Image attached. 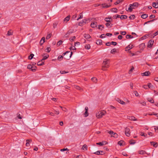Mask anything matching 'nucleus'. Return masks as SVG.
I'll return each mask as SVG.
<instances>
[{
    "label": "nucleus",
    "instance_id": "5701e85b",
    "mask_svg": "<svg viewBox=\"0 0 158 158\" xmlns=\"http://www.w3.org/2000/svg\"><path fill=\"white\" fill-rule=\"evenodd\" d=\"M153 7H155L156 8H158V4L156 2H153L152 5Z\"/></svg>",
    "mask_w": 158,
    "mask_h": 158
},
{
    "label": "nucleus",
    "instance_id": "338daca9",
    "mask_svg": "<svg viewBox=\"0 0 158 158\" xmlns=\"http://www.w3.org/2000/svg\"><path fill=\"white\" fill-rule=\"evenodd\" d=\"M47 113H48L49 114L51 115L52 116H54V114L53 113H52V112H47Z\"/></svg>",
    "mask_w": 158,
    "mask_h": 158
},
{
    "label": "nucleus",
    "instance_id": "680f3d73",
    "mask_svg": "<svg viewBox=\"0 0 158 158\" xmlns=\"http://www.w3.org/2000/svg\"><path fill=\"white\" fill-rule=\"evenodd\" d=\"M155 17V16L154 15H151L149 16V18L150 19H152V18H154Z\"/></svg>",
    "mask_w": 158,
    "mask_h": 158
},
{
    "label": "nucleus",
    "instance_id": "13d9d810",
    "mask_svg": "<svg viewBox=\"0 0 158 158\" xmlns=\"http://www.w3.org/2000/svg\"><path fill=\"white\" fill-rule=\"evenodd\" d=\"M46 50H47V52H50V51H51V49L49 47H48L46 49Z\"/></svg>",
    "mask_w": 158,
    "mask_h": 158
},
{
    "label": "nucleus",
    "instance_id": "c85d7f7f",
    "mask_svg": "<svg viewBox=\"0 0 158 158\" xmlns=\"http://www.w3.org/2000/svg\"><path fill=\"white\" fill-rule=\"evenodd\" d=\"M139 153L141 155H144L145 154H147V153L144 151L143 150H140L139 152Z\"/></svg>",
    "mask_w": 158,
    "mask_h": 158
},
{
    "label": "nucleus",
    "instance_id": "6e6d98bb",
    "mask_svg": "<svg viewBox=\"0 0 158 158\" xmlns=\"http://www.w3.org/2000/svg\"><path fill=\"white\" fill-rule=\"evenodd\" d=\"M148 87L149 88H152V87H153V85L151 84V83H148Z\"/></svg>",
    "mask_w": 158,
    "mask_h": 158
},
{
    "label": "nucleus",
    "instance_id": "e433bc0d",
    "mask_svg": "<svg viewBox=\"0 0 158 158\" xmlns=\"http://www.w3.org/2000/svg\"><path fill=\"white\" fill-rule=\"evenodd\" d=\"M92 80L94 82L96 83L97 81V79L95 77H93L91 78Z\"/></svg>",
    "mask_w": 158,
    "mask_h": 158
},
{
    "label": "nucleus",
    "instance_id": "79ce46f5",
    "mask_svg": "<svg viewBox=\"0 0 158 158\" xmlns=\"http://www.w3.org/2000/svg\"><path fill=\"white\" fill-rule=\"evenodd\" d=\"M62 42H63L62 41L60 40L57 42V45L58 46H59L60 45L62 44Z\"/></svg>",
    "mask_w": 158,
    "mask_h": 158
},
{
    "label": "nucleus",
    "instance_id": "a18cd8bd",
    "mask_svg": "<svg viewBox=\"0 0 158 158\" xmlns=\"http://www.w3.org/2000/svg\"><path fill=\"white\" fill-rule=\"evenodd\" d=\"M120 17V15H116L113 16V18L114 19H116Z\"/></svg>",
    "mask_w": 158,
    "mask_h": 158
},
{
    "label": "nucleus",
    "instance_id": "2eb2a0df",
    "mask_svg": "<svg viewBox=\"0 0 158 158\" xmlns=\"http://www.w3.org/2000/svg\"><path fill=\"white\" fill-rule=\"evenodd\" d=\"M83 35L84 38L86 39H88L91 37V36L88 34H84Z\"/></svg>",
    "mask_w": 158,
    "mask_h": 158
},
{
    "label": "nucleus",
    "instance_id": "c756f323",
    "mask_svg": "<svg viewBox=\"0 0 158 158\" xmlns=\"http://www.w3.org/2000/svg\"><path fill=\"white\" fill-rule=\"evenodd\" d=\"M117 10H118L117 9L115 8H112L111 9V11L113 12H115V13L117 12Z\"/></svg>",
    "mask_w": 158,
    "mask_h": 158
},
{
    "label": "nucleus",
    "instance_id": "7c9ffc66",
    "mask_svg": "<svg viewBox=\"0 0 158 158\" xmlns=\"http://www.w3.org/2000/svg\"><path fill=\"white\" fill-rule=\"evenodd\" d=\"M120 18L121 19H127V16L126 15H122Z\"/></svg>",
    "mask_w": 158,
    "mask_h": 158
},
{
    "label": "nucleus",
    "instance_id": "cd10ccee",
    "mask_svg": "<svg viewBox=\"0 0 158 158\" xmlns=\"http://www.w3.org/2000/svg\"><path fill=\"white\" fill-rule=\"evenodd\" d=\"M96 43L97 44H102V40L101 39H99L97 40Z\"/></svg>",
    "mask_w": 158,
    "mask_h": 158
},
{
    "label": "nucleus",
    "instance_id": "20e7f679",
    "mask_svg": "<svg viewBox=\"0 0 158 158\" xmlns=\"http://www.w3.org/2000/svg\"><path fill=\"white\" fill-rule=\"evenodd\" d=\"M106 113V111L104 110L100 111L96 113V116L98 118H102L103 116Z\"/></svg>",
    "mask_w": 158,
    "mask_h": 158
},
{
    "label": "nucleus",
    "instance_id": "f3484780",
    "mask_svg": "<svg viewBox=\"0 0 158 158\" xmlns=\"http://www.w3.org/2000/svg\"><path fill=\"white\" fill-rule=\"evenodd\" d=\"M102 5L103 8H108L110 6V5H108L106 3L102 4Z\"/></svg>",
    "mask_w": 158,
    "mask_h": 158
},
{
    "label": "nucleus",
    "instance_id": "72a5a7b5",
    "mask_svg": "<svg viewBox=\"0 0 158 158\" xmlns=\"http://www.w3.org/2000/svg\"><path fill=\"white\" fill-rule=\"evenodd\" d=\"M32 67L33 68H32V69H31V70L33 72L35 71L36 69V67L35 66H32Z\"/></svg>",
    "mask_w": 158,
    "mask_h": 158
},
{
    "label": "nucleus",
    "instance_id": "37998d69",
    "mask_svg": "<svg viewBox=\"0 0 158 158\" xmlns=\"http://www.w3.org/2000/svg\"><path fill=\"white\" fill-rule=\"evenodd\" d=\"M34 55L33 54H31L28 57V59L30 60L31 59L33 58Z\"/></svg>",
    "mask_w": 158,
    "mask_h": 158
},
{
    "label": "nucleus",
    "instance_id": "9b49d317",
    "mask_svg": "<svg viewBox=\"0 0 158 158\" xmlns=\"http://www.w3.org/2000/svg\"><path fill=\"white\" fill-rule=\"evenodd\" d=\"M116 101H117V102H119V103H120L121 104L125 105V103L121 99H120L119 98H117L116 99Z\"/></svg>",
    "mask_w": 158,
    "mask_h": 158
},
{
    "label": "nucleus",
    "instance_id": "3c124183",
    "mask_svg": "<svg viewBox=\"0 0 158 158\" xmlns=\"http://www.w3.org/2000/svg\"><path fill=\"white\" fill-rule=\"evenodd\" d=\"M51 35L50 34H48L46 37L47 39H48L51 38Z\"/></svg>",
    "mask_w": 158,
    "mask_h": 158
},
{
    "label": "nucleus",
    "instance_id": "dca6fc26",
    "mask_svg": "<svg viewBox=\"0 0 158 158\" xmlns=\"http://www.w3.org/2000/svg\"><path fill=\"white\" fill-rule=\"evenodd\" d=\"M150 143L151 145H152L154 147H156L158 145V144L157 143H155L154 142H151Z\"/></svg>",
    "mask_w": 158,
    "mask_h": 158
},
{
    "label": "nucleus",
    "instance_id": "8fccbe9b",
    "mask_svg": "<svg viewBox=\"0 0 158 158\" xmlns=\"http://www.w3.org/2000/svg\"><path fill=\"white\" fill-rule=\"evenodd\" d=\"M101 27H102V28H104V26L103 25H98V28L99 29H101V30H102V28H101Z\"/></svg>",
    "mask_w": 158,
    "mask_h": 158
},
{
    "label": "nucleus",
    "instance_id": "4be33fe9",
    "mask_svg": "<svg viewBox=\"0 0 158 158\" xmlns=\"http://www.w3.org/2000/svg\"><path fill=\"white\" fill-rule=\"evenodd\" d=\"M148 17V15L147 14H143L141 16V17L143 19H145Z\"/></svg>",
    "mask_w": 158,
    "mask_h": 158
},
{
    "label": "nucleus",
    "instance_id": "f8f14e48",
    "mask_svg": "<svg viewBox=\"0 0 158 158\" xmlns=\"http://www.w3.org/2000/svg\"><path fill=\"white\" fill-rule=\"evenodd\" d=\"M42 56H43V58L41 60V61H43L47 59L49 57V55L47 54H44L42 55Z\"/></svg>",
    "mask_w": 158,
    "mask_h": 158
},
{
    "label": "nucleus",
    "instance_id": "5fc2aeb1",
    "mask_svg": "<svg viewBox=\"0 0 158 158\" xmlns=\"http://www.w3.org/2000/svg\"><path fill=\"white\" fill-rule=\"evenodd\" d=\"M63 58V56H61V55H59L58 57V59L59 60H62V59Z\"/></svg>",
    "mask_w": 158,
    "mask_h": 158
},
{
    "label": "nucleus",
    "instance_id": "a878e982",
    "mask_svg": "<svg viewBox=\"0 0 158 158\" xmlns=\"http://www.w3.org/2000/svg\"><path fill=\"white\" fill-rule=\"evenodd\" d=\"M132 48H133L132 45H131V46L130 45H129L126 48V50L127 51V50H129L130 49Z\"/></svg>",
    "mask_w": 158,
    "mask_h": 158
},
{
    "label": "nucleus",
    "instance_id": "2f4dec72",
    "mask_svg": "<svg viewBox=\"0 0 158 158\" xmlns=\"http://www.w3.org/2000/svg\"><path fill=\"white\" fill-rule=\"evenodd\" d=\"M32 140L31 139H27L26 140V141L27 143H26V145L27 146H29L30 145V144L29 142L31 141Z\"/></svg>",
    "mask_w": 158,
    "mask_h": 158
},
{
    "label": "nucleus",
    "instance_id": "ea45409f",
    "mask_svg": "<svg viewBox=\"0 0 158 158\" xmlns=\"http://www.w3.org/2000/svg\"><path fill=\"white\" fill-rule=\"evenodd\" d=\"M82 148L83 150H84L85 149L86 150H87V145L86 144H84L83 146V147H82Z\"/></svg>",
    "mask_w": 158,
    "mask_h": 158
},
{
    "label": "nucleus",
    "instance_id": "58836bf2",
    "mask_svg": "<svg viewBox=\"0 0 158 158\" xmlns=\"http://www.w3.org/2000/svg\"><path fill=\"white\" fill-rule=\"evenodd\" d=\"M116 51V49L115 48H114L112 50H111L110 51V52L112 54H114Z\"/></svg>",
    "mask_w": 158,
    "mask_h": 158
},
{
    "label": "nucleus",
    "instance_id": "bb28decb",
    "mask_svg": "<svg viewBox=\"0 0 158 158\" xmlns=\"http://www.w3.org/2000/svg\"><path fill=\"white\" fill-rule=\"evenodd\" d=\"M13 34V31L11 30H9L7 32V35L8 36H10L12 35Z\"/></svg>",
    "mask_w": 158,
    "mask_h": 158
},
{
    "label": "nucleus",
    "instance_id": "bf43d9fd",
    "mask_svg": "<svg viewBox=\"0 0 158 158\" xmlns=\"http://www.w3.org/2000/svg\"><path fill=\"white\" fill-rule=\"evenodd\" d=\"M32 65L31 64H29L27 66V69H32Z\"/></svg>",
    "mask_w": 158,
    "mask_h": 158
},
{
    "label": "nucleus",
    "instance_id": "774afa93",
    "mask_svg": "<svg viewBox=\"0 0 158 158\" xmlns=\"http://www.w3.org/2000/svg\"><path fill=\"white\" fill-rule=\"evenodd\" d=\"M75 49H76V48H75V47H71L70 48V49L71 50H74Z\"/></svg>",
    "mask_w": 158,
    "mask_h": 158
},
{
    "label": "nucleus",
    "instance_id": "c9c22d12",
    "mask_svg": "<svg viewBox=\"0 0 158 158\" xmlns=\"http://www.w3.org/2000/svg\"><path fill=\"white\" fill-rule=\"evenodd\" d=\"M145 47V44L144 43L141 44L139 45V47L140 48H142L143 49Z\"/></svg>",
    "mask_w": 158,
    "mask_h": 158
},
{
    "label": "nucleus",
    "instance_id": "09e8293b",
    "mask_svg": "<svg viewBox=\"0 0 158 158\" xmlns=\"http://www.w3.org/2000/svg\"><path fill=\"white\" fill-rule=\"evenodd\" d=\"M82 18H83L82 15V14L81 13H80L79 15V17L77 19V20H78L79 19H82Z\"/></svg>",
    "mask_w": 158,
    "mask_h": 158
},
{
    "label": "nucleus",
    "instance_id": "4c0bfd02",
    "mask_svg": "<svg viewBox=\"0 0 158 158\" xmlns=\"http://www.w3.org/2000/svg\"><path fill=\"white\" fill-rule=\"evenodd\" d=\"M85 48L87 49H89L90 48V46L89 44H87L85 46Z\"/></svg>",
    "mask_w": 158,
    "mask_h": 158
},
{
    "label": "nucleus",
    "instance_id": "e2e57ef3",
    "mask_svg": "<svg viewBox=\"0 0 158 158\" xmlns=\"http://www.w3.org/2000/svg\"><path fill=\"white\" fill-rule=\"evenodd\" d=\"M140 103L143 106H145L146 105V102H140Z\"/></svg>",
    "mask_w": 158,
    "mask_h": 158
},
{
    "label": "nucleus",
    "instance_id": "473e14b6",
    "mask_svg": "<svg viewBox=\"0 0 158 158\" xmlns=\"http://www.w3.org/2000/svg\"><path fill=\"white\" fill-rule=\"evenodd\" d=\"M148 100L149 102L151 103H154V101L152 98H148Z\"/></svg>",
    "mask_w": 158,
    "mask_h": 158
},
{
    "label": "nucleus",
    "instance_id": "864d4df0",
    "mask_svg": "<svg viewBox=\"0 0 158 158\" xmlns=\"http://www.w3.org/2000/svg\"><path fill=\"white\" fill-rule=\"evenodd\" d=\"M107 143H103L102 142H100L99 143V145L100 146H103L106 145Z\"/></svg>",
    "mask_w": 158,
    "mask_h": 158
},
{
    "label": "nucleus",
    "instance_id": "412c9836",
    "mask_svg": "<svg viewBox=\"0 0 158 158\" xmlns=\"http://www.w3.org/2000/svg\"><path fill=\"white\" fill-rule=\"evenodd\" d=\"M131 5H132V7L134 8L135 7H138L139 4L138 2H134L131 4Z\"/></svg>",
    "mask_w": 158,
    "mask_h": 158
},
{
    "label": "nucleus",
    "instance_id": "a211bd4d",
    "mask_svg": "<svg viewBox=\"0 0 158 158\" xmlns=\"http://www.w3.org/2000/svg\"><path fill=\"white\" fill-rule=\"evenodd\" d=\"M74 87L77 89L81 91H83V89L81 88L80 86H77V85H74Z\"/></svg>",
    "mask_w": 158,
    "mask_h": 158
},
{
    "label": "nucleus",
    "instance_id": "423d86ee",
    "mask_svg": "<svg viewBox=\"0 0 158 158\" xmlns=\"http://www.w3.org/2000/svg\"><path fill=\"white\" fill-rule=\"evenodd\" d=\"M108 133L113 136L115 138H117L118 136V135L116 133L112 131H110L108 132Z\"/></svg>",
    "mask_w": 158,
    "mask_h": 158
},
{
    "label": "nucleus",
    "instance_id": "4468645a",
    "mask_svg": "<svg viewBox=\"0 0 158 158\" xmlns=\"http://www.w3.org/2000/svg\"><path fill=\"white\" fill-rule=\"evenodd\" d=\"M150 74V73L148 71L142 73V76H148Z\"/></svg>",
    "mask_w": 158,
    "mask_h": 158
},
{
    "label": "nucleus",
    "instance_id": "1a4fd4ad",
    "mask_svg": "<svg viewBox=\"0 0 158 158\" xmlns=\"http://www.w3.org/2000/svg\"><path fill=\"white\" fill-rule=\"evenodd\" d=\"M94 153L97 155H103L104 154V153L102 151H98L94 152Z\"/></svg>",
    "mask_w": 158,
    "mask_h": 158
},
{
    "label": "nucleus",
    "instance_id": "052dcab7",
    "mask_svg": "<svg viewBox=\"0 0 158 158\" xmlns=\"http://www.w3.org/2000/svg\"><path fill=\"white\" fill-rule=\"evenodd\" d=\"M140 135L142 136H143L145 137H146L147 135V134H145L144 133H143V132L141 133Z\"/></svg>",
    "mask_w": 158,
    "mask_h": 158
},
{
    "label": "nucleus",
    "instance_id": "c03bdc74",
    "mask_svg": "<svg viewBox=\"0 0 158 158\" xmlns=\"http://www.w3.org/2000/svg\"><path fill=\"white\" fill-rule=\"evenodd\" d=\"M129 18L131 19H134L135 18V16L134 15H131L129 17Z\"/></svg>",
    "mask_w": 158,
    "mask_h": 158
},
{
    "label": "nucleus",
    "instance_id": "f704fd0d",
    "mask_svg": "<svg viewBox=\"0 0 158 158\" xmlns=\"http://www.w3.org/2000/svg\"><path fill=\"white\" fill-rule=\"evenodd\" d=\"M126 38L127 39H130V38H133V36L132 35H126Z\"/></svg>",
    "mask_w": 158,
    "mask_h": 158
},
{
    "label": "nucleus",
    "instance_id": "0e129e2a",
    "mask_svg": "<svg viewBox=\"0 0 158 158\" xmlns=\"http://www.w3.org/2000/svg\"><path fill=\"white\" fill-rule=\"evenodd\" d=\"M134 93L136 96H138L139 95V94L138 93V92H137V91H134Z\"/></svg>",
    "mask_w": 158,
    "mask_h": 158
},
{
    "label": "nucleus",
    "instance_id": "393cba45",
    "mask_svg": "<svg viewBox=\"0 0 158 158\" xmlns=\"http://www.w3.org/2000/svg\"><path fill=\"white\" fill-rule=\"evenodd\" d=\"M37 65L39 66H41L44 64V63L43 61H39L37 63Z\"/></svg>",
    "mask_w": 158,
    "mask_h": 158
},
{
    "label": "nucleus",
    "instance_id": "6e6552de",
    "mask_svg": "<svg viewBox=\"0 0 158 158\" xmlns=\"http://www.w3.org/2000/svg\"><path fill=\"white\" fill-rule=\"evenodd\" d=\"M154 43V40H150L148 42V47L149 48H151Z\"/></svg>",
    "mask_w": 158,
    "mask_h": 158
},
{
    "label": "nucleus",
    "instance_id": "7ed1b4c3",
    "mask_svg": "<svg viewBox=\"0 0 158 158\" xmlns=\"http://www.w3.org/2000/svg\"><path fill=\"white\" fill-rule=\"evenodd\" d=\"M107 22L105 24L106 26L108 27L109 26H110V27L112 26V24L111 25V23L112 22V19L111 17L109 18H105L104 19Z\"/></svg>",
    "mask_w": 158,
    "mask_h": 158
},
{
    "label": "nucleus",
    "instance_id": "6ab92c4d",
    "mask_svg": "<svg viewBox=\"0 0 158 158\" xmlns=\"http://www.w3.org/2000/svg\"><path fill=\"white\" fill-rule=\"evenodd\" d=\"M118 144L120 146L123 145L125 144L123 140H120L118 141Z\"/></svg>",
    "mask_w": 158,
    "mask_h": 158
},
{
    "label": "nucleus",
    "instance_id": "69168bd1",
    "mask_svg": "<svg viewBox=\"0 0 158 158\" xmlns=\"http://www.w3.org/2000/svg\"><path fill=\"white\" fill-rule=\"evenodd\" d=\"M122 154L124 156H128V155L127 154V153L125 152H123L122 153Z\"/></svg>",
    "mask_w": 158,
    "mask_h": 158
},
{
    "label": "nucleus",
    "instance_id": "49530a36",
    "mask_svg": "<svg viewBox=\"0 0 158 158\" xmlns=\"http://www.w3.org/2000/svg\"><path fill=\"white\" fill-rule=\"evenodd\" d=\"M135 143V140L133 139H131L130 141V143L131 144H134Z\"/></svg>",
    "mask_w": 158,
    "mask_h": 158
},
{
    "label": "nucleus",
    "instance_id": "603ef678",
    "mask_svg": "<svg viewBox=\"0 0 158 158\" xmlns=\"http://www.w3.org/2000/svg\"><path fill=\"white\" fill-rule=\"evenodd\" d=\"M120 34H121L122 35H125L126 34V32L125 31H121L120 32Z\"/></svg>",
    "mask_w": 158,
    "mask_h": 158
},
{
    "label": "nucleus",
    "instance_id": "f03ea898",
    "mask_svg": "<svg viewBox=\"0 0 158 158\" xmlns=\"http://www.w3.org/2000/svg\"><path fill=\"white\" fill-rule=\"evenodd\" d=\"M73 52H70L69 51H67L63 54L64 56V58L67 60H69L71 58Z\"/></svg>",
    "mask_w": 158,
    "mask_h": 158
},
{
    "label": "nucleus",
    "instance_id": "de8ad7c7",
    "mask_svg": "<svg viewBox=\"0 0 158 158\" xmlns=\"http://www.w3.org/2000/svg\"><path fill=\"white\" fill-rule=\"evenodd\" d=\"M60 73L61 74H65V73H68V72H66V71H65L64 70H63V71H62V70L60 71Z\"/></svg>",
    "mask_w": 158,
    "mask_h": 158
},
{
    "label": "nucleus",
    "instance_id": "f257e3e1",
    "mask_svg": "<svg viewBox=\"0 0 158 158\" xmlns=\"http://www.w3.org/2000/svg\"><path fill=\"white\" fill-rule=\"evenodd\" d=\"M109 60L106 59L104 60L102 66V69L103 71L106 70V69L109 68Z\"/></svg>",
    "mask_w": 158,
    "mask_h": 158
},
{
    "label": "nucleus",
    "instance_id": "9d476101",
    "mask_svg": "<svg viewBox=\"0 0 158 158\" xmlns=\"http://www.w3.org/2000/svg\"><path fill=\"white\" fill-rule=\"evenodd\" d=\"M98 25V23L96 22H94L91 24V27L92 28H95Z\"/></svg>",
    "mask_w": 158,
    "mask_h": 158
},
{
    "label": "nucleus",
    "instance_id": "b1692460",
    "mask_svg": "<svg viewBox=\"0 0 158 158\" xmlns=\"http://www.w3.org/2000/svg\"><path fill=\"white\" fill-rule=\"evenodd\" d=\"M70 15H68L67 16L64 20V22H66L69 21L70 19Z\"/></svg>",
    "mask_w": 158,
    "mask_h": 158
},
{
    "label": "nucleus",
    "instance_id": "aec40b11",
    "mask_svg": "<svg viewBox=\"0 0 158 158\" xmlns=\"http://www.w3.org/2000/svg\"><path fill=\"white\" fill-rule=\"evenodd\" d=\"M132 5H131V4H130V5L129 7L128 8V10H127L126 9V10H127V11H128V10H129V11H130V12H131V11H132V9H134V7H132Z\"/></svg>",
    "mask_w": 158,
    "mask_h": 158
},
{
    "label": "nucleus",
    "instance_id": "39448f33",
    "mask_svg": "<svg viewBox=\"0 0 158 158\" xmlns=\"http://www.w3.org/2000/svg\"><path fill=\"white\" fill-rule=\"evenodd\" d=\"M89 20L88 19L83 20L81 21L80 22L78 23V25L81 26H82L84 24H85L86 23V22Z\"/></svg>",
    "mask_w": 158,
    "mask_h": 158
},
{
    "label": "nucleus",
    "instance_id": "ddd939ff",
    "mask_svg": "<svg viewBox=\"0 0 158 158\" xmlns=\"http://www.w3.org/2000/svg\"><path fill=\"white\" fill-rule=\"evenodd\" d=\"M128 119L131 120L133 121H137V119L135 118L134 116H128L127 117Z\"/></svg>",
    "mask_w": 158,
    "mask_h": 158
},
{
    "label": "nucleus",
    "instance_id": "0eeeda50",
    "mask_svg": "<svg viewBox=\"0 0 158 158\" xmlns=\"http://www.w3.org/2000/svg\"><path fill=\"white\" fill-rule=\"evenodd\" d=\"M125 134L127 136L129 137L130 135V130L128 127H126L125 129Z\"/></svg>",
    "mask_w": 158,
    "mask_h": 158
},
{
    "label": "nucleus",
    "instance_id": "a19ab883",
    "mask_svg": "<svg viewBox=\"0 0 158 158\" xmlns=\"http://www.w3.org/2000/svg\"><path fill=\"white\" fill-rule=\"evenodd\" d=\"M75 38H76L75 36H73V37H71V38H70L69 39V40L71 41H73L75 39Z\"/></svg>",
    "mask_w": 158,
    "mask_h": 158
},
{
    "label": "nucleus",
    "instance_id": "4d7b16f0",
    "mask_svg": "<svg viewBox=\"0 0 158 158\" xmlns=\"http://www.w3.org/2000/svg\"><path fill=\"white\" fill-rule=\"evenodd\" d=\"M111 44L115 46L117 44V43L116 42L112 41L111 42Z\"/></svg>",
    "mask_w": 158,
    "mask_h": 158
}]
</instances>
